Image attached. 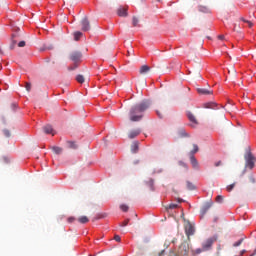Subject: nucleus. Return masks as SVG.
I'll use <instances>...</instances> for the list:
<instances>
[{"label":"nucleus","mask_w":256,"mask_h":256,"mask_svg":"<svg viewBox=\"0 0 256 256\" xmlns=\"http://www.w3.org/2000/svg\"><path fill=\"white\" fill-rule=\"evenodd\" d=\"M149 101H142L139 104L132 106L129 110L128 117L132 122H138L143 119V114L149 109Z\"/></svg>","instance_id":"nucleus-1"},{"label":"nucleus","mask_w":256,"mask_h":256,"mask_svg":"<svg viewBox=\"0 0 256 256\" xmlns=\"http://www.w3.org/2000/svg\"><path fill=\"white\" fill-rule=\"evenodd\" d=\"M244 159L246 161V167L248 169H253V167H255V156H253L251 151L246 152Z\"/></svg>","instance_id":"nucleus-2"},{"label":"nucleus","mask_w":256,"mask_h":256,"mask_svg":"<svg viewBox=\"0 0 256 256\" xmlns=\"http://www.w3.org/2000/svg\"><path fill=\"white\" fill-rule=\"evenodd\" d=\"M81 57H83V55L79 51H74L70 54V60L73 61V63H79L81 61Z\"/></svg>","instance_id":"nucleus-3"},{"label":"nucleus","mask_w":256,"mask_h":256,"mask_svg":"<svg viewBox=\"0 0 256 256\" xmlns=\"http://www.w3.org/2000/svg\"><path fill=\"white\" fill-rule=\"evenodd\" d=\"M185 233L187 237H191V235H194L195 233V227H193V225L189 222L185 224Z\"/></svg>","instance_id":"nucleus-4"},{"label":"nucleus","mask_w":256,"mask_h":256,"mask_svg":"<svg viewBox=\"0 0 256 256\" xmlns=\"http://www.w3.org/2000/svg\"><path fill=\"white\" fill-rule=\"evenodd\" d=\"M81 26H82V31H90L91 30V23L89 22V19H87V17H85L81 20Z\"/></svg>","instance_id":"nucleus-5"},{"label":"nucleus","mask_w":256,"mask_h":256,"mask_svg":"<svg viewBox=\"0 0 256 256\" xmlns=\"http://www.w3.org/2000/svg\"><path fill=\"white\" fill-rule=\"evenodd\" d=\"M213 239H207L203 244H202V249L203 251H209L211 247L213 246Z\"/></svg>","instance_id":"nucleus-6"},{"label":"nucleus","mask_w":256,"mask_h":256,"mask_svg":"<svg viewBox=\"0 0 256 256\" xmlns=\"http://www.w3.org/2000/svg\"><path fill=\"white\" fill-rule=\"evenodd\" d=\"M210 207H213V202H208L204 205V207L201 209V217H205Z\"/></svg>","instance_id":"nucleus-7"},{"label":"nucleus","mask_w":256,"mask_h":256,"mask_svg":"<svg viewBox=\"0 0 256 256\" xmlns=\"http://www.w3.org/2000/svg\"><path fill=\"white\" fill-rule=\"evenodd\" d=\"M199 95H213V90H207L206 88H197Z\"/></svg>","instance_id":"nucleus-8"},{"label":"nucleus","mask_w":256,"mask_h":256,"mask_svg":"<svg viewBox=\"0 0 256 256\" xmlns=\"http://www.w3.org/2000/svg\"><path fill=\"white\" fill-rule=\"evenodd\" d=\"M151 71V67L147 66V65H142L140 67L139 73L140 75H147V73H149Z\"/></svg>","instance_id":"nucleus-9"},{"label":"nucleus","mask_w":256,"mask_h":256,"mask_svg":"<svg viewBox=\"0 0 256 256\" xmlns=\"http://www.w3.org/2000/svg\"><path fill=\"white\" fill-rule=\"evenodd\" d=\"M190 163H191L193 169H199V162L197 161V158H195L194 155L190 156Z\"/></svg>","instance_id":"nucleus-10"},{"label":"nucleus","mask_w":256,"mask_h":256,"mask_svg":"<svg viewBox=\"0 0 256 256\" xmlns=\"http://www.w3.org/2000/svg\"><path fill=\"white\" fill-rule=\"evenodd\" d=\"M43 130L46 135H55V131L53 130V127L51 125L44 126Z\"/></svg>","instance_id":"nucleus-11"},{"label":"nucleus","mask_w":256,"mask_h":256,"mask_svg":"<svg viewBox=\"0 0 256 256\" xmlns=\"http://www.w3.org/2000/svg\"><path fill=\"white\" fill-rule=\"evenodd\" d=\"M117 15L118 17H127V8H118Z\"/></svg>","instance_id":"nucleus-12"},{"label":"nucleus","mask_w":256,"mask_h":256,"mask_svg":"<svg viewBox=\"0 0 256 256\" xmlns=\"http://www.w3.org/2000/svg\"><path fill=\"white\" fill-rule=\"evenodd\" d=\"M141 134V130H133L128 134L129 139H135V137Z\"/></svg>","instance_id":"nucleus-13"},{"label":"nucleus","mask_w":256,"mask_h":256,"mask_svg":"<svg viewBox=\"0 0 256 256\" xmlns=\"http://www.w3.org/2000/svg\"><path fill=\"white\" fill-rule=\"evenodd\" d=\"M187 117L189 121H191V123H194L195 125H197V118H195V115H193V113L188 112Z\"/></svg>","instance_id":"nucleus-14"},{"label":"nucleus","mask_w":256,"mask_h":256,"mask_svg":"<svg viewBox=\"0 0 256 256\" xmlns=\"http://www.w3.org/2000/svg\"><path fill=\"white\" fill-rule=\"evenodd\" d=\"M52 151L56 154V155H61L63 153V148L58 147V146H53L52 147Z\"/></svg>","instance_id":"nucleus-15"},{"label":"nucleus","mask_w":256,"mask_h":256,"mask_svg":"<svg viewBox=\"0 0 256 256\" xmlns=\"http://www.w3.org/2000/svg\"><path fill=\"white\" fill-rule=\"evenodd\" d=\"M131 151L133 153H137L139 151V142H133L131 145Z\"/></svg>","instance_id":"nucleus-16"},{"label":"nucleus","mask_w":256,"mask_h":256,"mask_svg":"<svg viewBox=\"0 0 256 256\" xmlns=\"http://www.w3.org/2000/svg\"><path fill=\"white\" fill-rule=\"evenodd\" d=\"M79 223H82V225H85V223H89V218L87 216H81L78 218Z\"/></svg>","instance_id":"nucleus-17"},{"label":"nucleus","mask_w":256,"mask_h":256,"mask_svg":"<svg viewBox=\"0 0 256 256\" xmlns=\"http://www.w3.org/2000/svg\"><path fill=\"white\" fill-rule=\"evenodd\" d=\"M180 249L182 253L184 251V255H187V253H189V246H187L186 244H182Z\"/></svg>","instance_id":"nucleus-18"},{"label":"nucleus","mask_w":256,"mask_h":256,"mask_svg":"<svg viewBox=\"0 0 256 256\" xmlns=\"http://www.w3.org/2000/svg\"><path fill=\"white\" fill-rule=\"evenodd\" d=\"M132 25L133 27H139V18H137V16H133Z\"/></svg>","instance_id":"nucleus-19"},{"label":"nucleus","mask_w":256,"mask_h":256,"mask_svg":"<svg viewBox=\"0 0 256 256\" xmlns=\"http://www.w3.org/2000/svg\"><path fill=\"white\" fill-rule=\"evenodd\" d=\"M81 37H83V32H79V31L74 32V39L76 41H79V39H81Z\"/></svg>","instance_id":"nucleus-20"},{"label":"nucleus","mask_w":256,"mask_h":256,"mask_svg":"<svg viewBox=\"0 0 256 256\" xmlns=\"http://www.w3.org/2000/svg\"><path fill=\"white\" fill-rule=\"evenodd\" d=\"M215 103H213V102H208V103H206V104H204V107H205V109H215Z\"/></svg>","instance_id":"nucleus-21"},{"label":"nucleus","mask_w":256,"mask_h":256,"mask_svg":"<svg viewBox=\"0 0 256 256\" xmlns=\"http://www.w3.org/2000/svg\"><path fill=\"white\" fill-rule=\"evenodd\" d=\"M199 152V146L197 144H193V150L190 152L191 155H195V153Z\"/></svg>","instance_id":"nucleus-22"},{"label":"nucleus","mask_w":256,"mask_h":256,"mask_svg":"<svg viewBox=\"0 0 256 256\" xmlns=\"http://www.w3.org/2000/svg\"><path fill=\"white\" fill-rule=\"evenodd\" d=\"M186 185H187V189H189V191H194L195 186L193 183H191L190 181H187Z\"/></svg>","instance_id":"nucleus-23"},{"label":"nucleus","mask_w":256,"mask_h":256,"mask_svg":"<svg viewBox=\"0 0 256 256\" xmlns=\"http://www.w3.org/2000/svg\"><path fill=\"white\" fill-rule=\"evenodd\" d=\"M76 81L78 83H85V77H83V75H78L76 76Z\"/></svg>","instance_id":"nucleus-24"},{"label":"nucleus","mask_w":256,"mask_h":256,"mask_svg":"<svg viewBox=\"0 0 256 256\" xmlns=\"http://www.w3.org/2000/svg\"><path fill=\"white\" fill-rule=\"evenodd\" d=\"M240 20L243 21V23H247V25L249 27H253V22H251V21H249V20H247L245 18H240Z\"/></svg>","instance_id":"nucleus-25"},{"label":"nucleus","mask_w":256,"mask_h":256,"mask_svg":"<svg viewBox=\"0 0 256 256\" xmlns=\"http://www.w3.org/2000/svg\"><path fill=\"white\" fill-rule=\"evenodd\" d=\"M120 209L124 211V213H127L129 211V206L122 204L120 205Z\"/></svg>","instance_id":"nucleus-26"},{"label":"nucleus","mask_w":256,"mask_h":256,"mask_svg":"<svg viewBox=\"0 0 256 256\" xmlns=\"http://www.w3.org/2000/svg\"><path fill=\"white\" fill-rule=\"evenodd\" d=\"M235 189V183L230 184L226 187V190L228 191V193H231V191Z\"/></svg>","instance_id":"nucleus-27"},{"label":"nucleus","mask_w":256,"mask_h":256,"mask_svg":"<svg viewBox=\"0 0 256 256\" xmlns=\"http://www.w3.org/2000/svg\"><path fill=\"white\" fill-rule=\"evenodd\" d=\"M178 205L177 204H169L168 206H166V209H177Z\"/></svg>","instance_id":"nucleus-28"},{"label":"nucleus","mask_w":256,"mask_h":256,"mask_svg":"<svg viewBox=\"0 0 256 256\" xmlns=\"http://www.w3.org/2000/svg\"><path fill=\"white\" fill-rule=\"evenodd\" d=\"M243 241H244L243 238L240 239V240H238L237 242H235V243L233 244V247H239V246L243 243Z\"/></svg>","instance_id":"nucleus-29"},{"label":"nucleus","mask_w":256,"mask_h":256,"mask_svg":"<svg viewBox=\"0 0 256 256\" xmlns=\"http://www.w3.org/2000/svg\"><path fill=\"white\" fill-rule=\"evenodd\" d=\"M153 184H154L153 179H150V180L147 182V185H148V187L151 189V191H153Z\"/></svg>","instance_id":"nucleus-30"},{"label":"nucleus","mask_w":256,"mask_h":256,"mask_svg":"<svg viewBox=\"0 0 256 256\" xmlns=\"http://www.w3.org/2000/svg\"><path fill=\"white\" fill-rule=\"evenodd\" d=\"M223 196L222 195H218L217 197H216V203H223Z\"/></svg>","instance_id":"nucleus-31"},{"label":"nucleus","mask_w":256,"mask_h":256,"mask_svg":"<svg viewBox=\"0 0 256 256\" xmlns=\"http://www.w3.org/2000/svg\"><path fill=\"white\" fill-rule=\"evenodd\" d=\"M127 225H129V219H127L123 223H121L120 227H127Z\"/></svg>","instance_id":"nucleus-32"},{"label":"nucleus","mask_w":256,"mask_h":256,"mask_svg":"<svg viewBox=\"0 0 256 256\" xmlns=\"http://www.w3.org/2000/svg\"><path fill=\"white\" fill-rule=\"evenodd\" d=\"M3 133L5 137H11V132L9 130H4Z\"/></svg>","instance_id":"nucleus-33"},{"label":"nucleus","mask_w":256,"mask_h":256,"mask_svg":"<svg viewBox=\"0 0 256 256\" xmlns=\"http://www.w3.org/2000/svg\"><path fill=\"white\" fill-rule=\"evenodd\" d=\"M26 91H31V83H29V82H26Z\"/></svg>","instance_id":"nucleus-34"},{"label":"nucleus","mask_w":256,"mask_h":256,"mask_svg":"<svg viewBox=\"0 0 256 256\" xmlns=\"http://www.w3.org/2000/svg\"><path fill=\"white\" fill-rule=\"evenodd\" d=\"M114 240L117 241V243H120L121 242V236L115 235Z\"/></svg>","instance_id":"nucleus-35"},{"label":"nucleus","mask_w":256,"mask_h":256,"mask_svg":"<svg viewBox=\"0 0 256 256\" xmlns=\"http://www.w3.org/2000/svg\"><path fill=\"white\" fill-rule=\"evenodd\" d=\"M216 255H217V256H220V255H221V245H219V246L217 247Z\"/></svg>","instance_id":"nucleus-36"},{"label":"nucleus","mask_w":256,"mask_h":256,"mask_svg":"<svg viewBox=\"0 0 256 256\" xmlns=\"http://www.w3.org/2000/svg\"><path fill=\"white\" fill-rule=\"evenodd\" d=\"M69 145L72 149H77V146L75 145V142H69Z\"/></svg>","instance_id":"nucleus-37"},{"label":"nucleus","mask_w":256,"mask_h":256,"mask_svg":"<svg viewBox=\"0 0 256 256\" xmlns=\"http://www.w3.org/2000/svg\"><path fill=\"white\" fill-rule=\"evenodd\" d=\"M18 47H25V41H20L18 43Z\"/></svg>","instance_id":"nucleus-38"},{"label":"nucleus","mask_w":256,"mask_h":256,"mask_svg":"<svg viewBox=\"0 0 256 256\" xmlns=\"http://www.w3.org/2000/svg\"><path fill=\"white\" fill-rule=\"evenodd\" d=\"M73 221H75V217H69L68 218V223H73Z\"/></svg>","instance_id":"nucleus-39"},{"label":"nucleus","mask_w":256,"mask_h":256,"mask_svg":"<svg viewBox=\"0 0 256 256\" xmlns=\"http://www.w3.org/2000/svg\"><path fill=\"white\" fill-rule=\"evenodd\" d=\"M156 113H157L158 117H160V119L163 118V114H161V112H159V110H156Z\"/></svg>","instance_id":"nucleus-40"},{"label":"nucleus","mask_w":256,"mask_h":256,"mask_svg":"<svg viewBox=\"0 0 256 256\" xmlns=\"http://www.w3.org/2000/svg\"><path fill=\"white\" fill-rule=\"evenodd\" d=\"M229 73H235V67H231L230 70H228Z\"/></svg>","instance_id":"nucleus-41"},{"label":"nucleus","mask_w":256,"mask_h":256,"mask_svg":"<svg viewBox=\"0 0 256 256\" xmlns=\"http://www.w3.org/2000/svg\"><path fill=\"white\" fill-rule=\"evenodd\" d=\"M221 164H222V162L218 161V162L215 163V167H220Z\"/></svg>","instance_id":"nucleus-42"},{"label":"nucleus","mask_w":256,"mask_h":256,"mask_svg":"<svg viewBox=\"0 0 256 256\" xmlns=\"http://www.w3.org/2000/svg\"><path fill=\"white\" fill-rule=\"evenodd\" d=\"M245 253H247V250H242V251L240 252V256L245 255Z\"/></svg>","instance_id":"nucleus-43"},{"label":"nucleus","mask_w":256,"mask_h":256,"mask_svg":"<svg viewBox=\"0 0 256 256\" xmlns=\"http://www.w3.org/2000/svg\"><path fill=\"white\" fill-rule=\"evenodd\" d=\"M180 165H182V167H185L187 169V164H185V162H180Z\"/></svg>","instance_id":"nucleus-44"},{"label":"nucleus","mask_w":256,"mask_h":256,"mask_svg":"<svg viewBox=\"0 0 256 256\" xmlns=\"http://www.w3.org/2000/svg\"><path fill=\"white\" fill-rule=\"evenodd\" d=\"M218 39H220V40H224V39H225V36H223V35H219V36H218Z\"/></svg>","instance_id":"nucleus-45"},{"label":"nucleus","mask_w":256,"mask_h":256,"mask_svg":"<svg viewBox=\"0 0 256 256\" xmlns=\"http://www.w3.org/2000/svg\"><path fill=\"white\" fill-rule=\"evenodd\" d=\"M13 43V47H15V45H17V40H12Z\"/></svg>","instance_id":"nucleus-46"},{"label":"nucleus","mask_w":256,"mask_h":256,"mask_svg":"<svg viewBox=\"0 0 256 256\" xmlns=\"http://www.w3.org/2000/svg\"><path fill=\"white\" fill-rule=\"evenodd\" d=\"M201 251H202L201 249H197L196 253L199 255V253H201Z\"/></svg>","instance_id":"nucleus-47"},{"label":"nucleus","mask_w":256,"mask_h":256,"mask_svg":"<svg viewBox=\"0 0 256 256\" xmlns=\"http://www.w3.org/2000/svg\"><path fill=\"white\" fill-rule=\"evenodd\" d=\"M0 55H3V50H1V48H0Z\"/></svg>","instance_id":"nucleus-48"},{"label":"nucleus","mask_w":256,"mask_h":256,"mask_svg":"<svg viewBox=\"0 0 256 256\" xmlns=\"http://www.w3.org/2000/svg\"><path fill=\"white\" fill-rule=\"evenodd\" d=\"M73 69H75V68H70L71 71H73Z\"/></svg>","instance_id":"nucleus-49"},{"label":"nucleus","mask_w":256,"mask_h":256,"mask_svg":"<svg viewBox=\"0 0 256 256\" xmlns=\"http://www.w3.org/2000/svg\"><path fill=\"white\" fill-rule=\"evenodd\" d=\"M12 37H13V39H15V35H13Z\"/></svg>","instance_id":"nucleus-50"},{"label":"nucleus","mask_w":256,"mask_h":256,"mask_svg":"<svg viewBox=\"0 0 256 256\" xmlns=\"http://www.w3.org/2000/svg\"><path fill=\"white\" fill-rule=\"evenodd\" d=\"M142 3H143V1H145V0H140Z\"/></svg>","instance_id":"nucleus-51"}]
</instances>
